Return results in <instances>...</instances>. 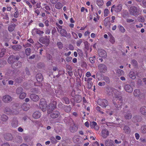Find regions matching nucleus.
<instances>
[{"label":"nucleus","mask_w":146,"mask_h":146,"mask_svg":"<svg viewBox=\"0 0 146 146\" xmlns=\"http://www.w3.org/2000/svg\"><path fill=\"white\" fill-rule=\"evenodd\" d=\"M113 102L115 106L117 108H120L123 103L122 98L119 94L115 95V96L113 97Z\"/></svg>","instance_id":"1"},{"label":"nucleus","mask_w":146,"mask_h":146,"mask_svg":"<svg viewBox=\"0 0 146 146\" xmlns=\"http://www.w3.org/2000/svg\"><path fill=\"white\" fill-rule=\"evenodd\" d=\"M129 11L131 15L135 17L139 15L141 11V9L139 7L134 6H131L129 9Z\"/></svg>","instance_id":"2"},{"label":"nucleus","mask_w":146,"mask_h":146,"mask_svg":"<svg viewBox=\"0 0 146 146\" xmlns=\"http://www.w3.org/2000/svg\"><path fill=\"white\" fill-rule=\"evenodd\" d=\"M39 105L40 108L44 112L46 111L47 104L44 98H42L40 99Z\"/></svg>","instance_id":"3"},{"label":"nucleus","mask_w":146,"mask_h":146,"mask_svg":"<svg viewBox=\"0 0 146 146\" xmlns=\"http://www.w3.org/2000/svg\"><path fill=\"white\" fill-rule=\"evenodd\" d=\"M97 102L100 106L104 108H105L108 104V101L105 99H99L97 100Z\"/></svg>","instance_id":"4"},{"label":"nucleus","mask_w":146,"mask_h":146,"mask_svg":"<svg viewBox=\"0 0 146 146\" xmlns=\"http://www.w3.org/2000/svg\"><path fill=\"white\" fill-rule=\"evenodd\" d=\"M56 108V102L54 101L53 103H50L48 105L47 108V113L49 114L51 113L54 110V109Z\"/></svg>","instance_id":"5"},{"label":"nucleus","mask_w":146,"mask_h":146,"mask_svg":"<svg viewBox=\"0 0 146 146\" xmlns=\"http://www.w3.org/2000/svg\"><path fill=\"white\" fill-rule=\"evenodd\" d=\"M58 31L60 32L61 35L64 37L66 38H70L71 37V35L70 33H67L66 31L64 29H59L57 28Z\"/></svg>","instance_id":"6"},{"label":"nucleus","mask_w":146,"mask_h":146,"mask_svg":"<svg viewBox=\"0 0 146 146\" xmlns=\"http://www.w3.org/2000/svg\"><path fill=\"white\" fill-rule=\"evenodd\" d=\"M36 78L37 81L39 82V85L36 84L37 83H35V85L36 86H42V84L41 82L43 80V78L42 74H36Z\"/></svg>","instance_id":"7"},{"label":"nucleus","mask_w":146,"mask_h":146,"mask_svg":"<svg viewBox=\"0 0 146 146\" xmlns=\"http://www.w3.org/2000/svg\"><path fill=\"white\" fill-rule=\"evenodd\" d=\"M110 17H106L104 20V25L105 26L107 27L108 29L111 28V24L110 21Z\"/></svg>","instance_id":"8"},{"label":"nucleus","mask_w":146,"mask_h":146,"mask_svg":"<svg viewBox=\"0 0 146 146\" xmlns=\"http://www.w3.org/2000/svg\"><path fill=\"white\" fill-rule=\"evenodd\" d=\"M84 80L86 82L88 83V89H91L93 83L92 82V78H86L84 77Z\"/></svg>","instance_id":"9"},{"label":"nucleus","mask_w":146,"mask_h":146,"mask_svg":"<svg viewBox=\"0 0 146 146\" xmlns=\"http://www.w3.org/2000/svg\"><path fill=\"white\" fill-rule=\"evenodd\" d=\"M39 41L43 44L48 45L50 42V40L47 38V36H45L44 38H40L39 39Z\"/></svg>","instance_id":"10"},{"label":"nucleus","mask_w":146,"mask_h":146,"mask_svg":"<svg viewBox=\"0 0 146 146\" xmlns=\"http://www.w3.org/2000/svg\"><path fill=\"white\" fill-rule=\"evenodd\" d=\"M98 69L100 72L105 73L107 70L106 66L104 64H100L98 66Z\"/></svg>","instance_id":"11"},{"label":"nucleus","mask_w":146,"mask_h":146,"mask_svg":"<svg viewBox=\"0 0 146 146\" xmlns=\"http://www.w3.org/2000/svg\"><path fill=\"white\" fill-rule=\"evenodd\" d=\"M99 56L103 58H105L107 57V53L103 49H101L98 52Z\"/></svg>","instance_id":"12"},{"label":"nucleus","mask_w":146,"mask_h":146,"mask_svg":"<svg viewBox=\"0 0 146 146\" xmlns=\"http://www.w3.org/2000/svg\"><path fill=\"white\" fill-rule=\"evenodd\" d=\"M124 88L125 90L127 92H132L133 89L132 87L129 84H126L124 86Z\"/></svg>","instance_id":"13"},{"label":"nucleus","mask_w":146,"mask_h":146,"mask_svg":"<svg viewBox=\"0 0 146 146\" xmlns=\"http://www.w3.org/2000/svg\"><path fill=\"white\" fill-rule=\"evenodd\" d=\"M3 100L5 102H9L12 100V98L9 95H6L3 97Z\"/></svg>","instance_id":"14"},{"label":"nucleus","mask_w":146,"mask_h":146,"mask_svg":"<svg viewBox=\"0 0 146 146\" xmlns=\"http://www.w3.org/2000/svg\"><path fill=\"white\" fill-rule=\"evenodd\" d=\"M30 98L31 100L34 102H37L39 100V96L35 94H31L30 96Z\"/></svg>","instance_id":"15"},{"label":"nucleus","mask_w":146,"mask_h":146,"mask_svg":"<svg viewBox=\"0 0 146 146\" xmlns=\"http://www.w3.org/2000/svg\"><path fill=\"white\" fill-rule=\"evenodd\" d=\"M30 107V105L27 103H23L21 106V109L25 111L28 110Z\"/></svg>","instance_id":"16"},{"label":"nucleus","mask_w":146,"mask_h":146,"mask_svg":"<svg viewBox=\"0 0 146 146\" xmlns=\"http://www.w3.org/2000/svg\"><path fill=\"white\" fill-rule=\"evenodd\" d=\"M60 115V112L58 111H53L50 115L52 119L57 118Z\"/></svg>","instance_id":"17"},{"label":"nucleus","mask_w":146,"mask_h":146,"mask_svg":"<svg viewBox=\"0 0 146 146\" xmlns=\"http://www.w3.org/2000/svg\"><path fill=\"white\" fill-rule=\"evenodd\" d=\"M55 92L58 94V95H64V94L63 90L62 89V87L60 86L57 89L55 90Z\"/></svg>","instance_id":"18"},{"label":"nucleus","mask_w":146,"mask_h":146,"mask_svg":"<svg viewBox=\"0 0 146 146\" xmlns=\"http://www.w3.org/2000/svg\"><path fill=\"white\" fill-rule=\"evenodd\" d=\"M109 135V132L107 129H103L102 131V136L104 138H106Z\"/></svg>","instance_id":"19"},{"label":"nucleus","mask_w":146,"mask_h":146,"mask_svg":"<svg viewBox=\"0 0 146 146\" xmlns=\"http://www.w3.org/2000/svg\"><path fill=\"white\" fill-rule=\"evenodd\" d=\"M33 116L34 119H39L41 116V113L38 111H35L33 114Z\"/></svg>","instance_id":"20"},{"label":"nucleus","mask_w":146,"mask_h":146,"mask_svg":"<svg viewBox=\"0 0 146 146\" xmlns=\"http://www.w3.org/2000/svg\"><path fill=\"white\" fill-rule=\"evenodd\" d=\"M44 33L43 31H41L38 29L37 28L34 29L32 30V32L33 34V33L35 34L36 33V34H38L39 35H41L42 34H43Z\"/></svg>","instance_id":"21"},{"label":"nucleus","mask_w":146,"mask_h":146,"mask_svg":"<svg viewBox=\"0 0 146 146\" xmlns=\"http://www.w3.org/2000/svg\"><path fill=\"white\" fill-rule=\"evenodd\" d=\"M122 7V5L121 4H119L116 6L115 5L114 11L117 13L119 12L121 10Z\"/></svg>","instance_id":"22"},{"label":"nucleus","mask_w":146,"mask_h":146,"mask_svg":"<svg viewBox=\"0 0 146 146\" xmlns=\"http://www.w3.org/2000/svg\"><path fill=\"white\" fill-rule=\"evenodd\" d=\"M21 66V62L19 61H16L14 62L13 64L12 65V67L14 68H16L15 66L17 67L19 66V67H20Z\"/></svg>","instance_id":"23"},{"label":"nucleus","mask_w":146,"mask_h":146,"mask_svg":"<svg viewBox=\"0 0 146 146\" xmlns=\"http://www.w3.org/2000/svg\"><path fill=\"white\" fill-rule=\"evenodd\" d=\"M74 99L75 100L77 103H79L82 101V98L80 95H76L74 96Z\"/></svg>","instance_id":"24"},{"label":"nucleus","mask_w":146,"mask_h":146,"mask_svg":"<svg viewBox=\"0 0 146 146\" xmlns=\"http://www.w3.org/2000/svg\"><path fill=\"white\" fill-rule=\"evenodd\" d=\"M78 129V127L75 124H73L70 127L69 129L71 132L74 133L77 131Z\"/></svg>","instance_id":"25"},{"label":"nucleus","mask_w":146,"mask_h":146,"mask_svg":"<svg viewBox=\"0 0 146 146\" xmlns=\"http://www.w3.org/2000/svg\"><path fill=\"white\" fill-rule=\"evenodd\" d=\"M4 137L7 141L11 140L13 139V136L10 133L6 134L4 135Z\"/></svg>","instance_id":"26"},{"label":"nucleus","mask_w":146,"mask_h":146,"mask_svg":"<svg viewBox=\"0 0 146 146\" xmlns=\"http://www.w3.org/2000/svg\"><path fill=\"white\" fill-rule=\"evenodd\" d=\"M90 125L92 128H94L96 130L99 129V127L97 125L96 123L94 121L90 123Z\"/></svg>","instance_id":"27"},{"label":"nucleus","mask_w":146,"mask_h":146,"mask_svg":"<svg viewBox=\"0 0 146 146\" xmlns=\"http://www.w3.org/2000/svg\"><path fill=\"white\" fill-rule=\"evenodd\" d=\"M105 145L106 146L113 145L114 144L113 141L111 139H108L105 142Z\"/></svg>","instance_id":"28"},{"label":"nucleus","mask_w":146,"mask_h":146,"mask_svg":"<svg viewBox=\"0 0 146 146\" xmlns=\"http://www.w3.org/2000/svg\"><path fill=\"white\" fill-rule=\"evenodd\" d=\"M14 62H15L14 56L13 55L10 56L8 58V62L9 64H13Z\"/></svg>","instance_id":"29"},{"label":"nucleus","mask_w":146,"mask_h":146,"mask_svg":"<svg viewBox=\"0 0 146 146\" xmlns=\"http://www.w3.org/2000/svg\"><path fill=\"white\" fill-rule=\"evenodd\" d=\"M16 25L15 24H11L8 27V29L9 31L12 32L14 30Z\"/></svg>","instance_id":"30"},{"label":"nucleus","mask_w":146,"mask_h":146,"mask_svg":"<svg viewBox=\"0 0 146 146\" xmlns=\"http://www.w3.org/2000/svg\"><path fill=\"white\" fill-rule=\"evenodd\" d=\"M71 107L70 105L69 106L65 105L64 107V111L67 113L70 112L71 110Z\"/></svg>","instance_id":"31"},{"label":"nucleus","mask_w":146,"mask_h":146,"mask_svg":"<svg viewBox=\"0 0 146 146\" xmlns=\"http://www.w3.org/2000/svg\"><path fill=\"white\" fill-rule=\"evenodd\" d=\"M11 48L15 50L19 51L22 48V46L20 45H13Z\"/></svg>","instance_id":"32"},{"label":"nucleus","mask_w":146,"mask_h":146,"mask_svg":"<svg viewBox=\"0 0 146 146\" xmlns=\"http://www.w3.org/2000/svg\"><path fill=\"white\" fill-rule=\"evenodd\" d=\"M23 89L21 87H19L17 88L16 90V93L19 95L23 92Z\"/></svg>","instance_id":"33"},{"label":"nucleus","mask_w":146,"mask_h":146,"mask_svg":"<svg viewBox=\"0 0 146 146\" xmlns=\"http://www.w3.org/2000/svg\"><path fill=\"white\" fill-rule=\"evenodd\" d=\"M4 112L7 114H11L12 113V111L8 107H6L4 110Z\"/></svg>","instance_id":"34"},{"label":"nucleus","mask_w":146,"mask_h":146,"mask_svg":"<svg viewBox=\"0 0 146 146\" xmlns=\"http://www.w3.org/2000/svg\"><path fill=\"white\" fill-rule=\"evenodd\" d=\"M11 124L13 127H17L18 125V121L16 119L13 120Z\"/></svg>","instance_id":"35"},{"label":"nucleus","mask_w":146,"mask_h":146,"mask_svg":"<svg viewBox=\"0 0 146 146\" xmlns=\"http://www.w3.org/2000/svg\"><path fill=\"white\" fill-rule=\"evenodd\" d=\"M63 7L62 4L60 2L57 3L55 5V7L58 9H60Z\"/></svg>","instance_id":"36"},{"label":"nucleus","mask_w":146,"mask_h":146,"mask_svg":"<svg viewBox=\"0 0 146 146\" xmlns=\"http://www.w3.org/2000/svg\"><path fill=\"white\" fill-rule=\"evenodd\" d=\"M140 93V91L139 90L136 89L134 91L133 94L135 96L139 98Z\"/></svg>","instance_id":"37"},{"label":"nucleus","mask_w":146,"mask_h":146,"mask_svg":"<svg viewBox=\"0 0 146 146\" xmlns=\"http://www.w3.org/2000/svg\"><path fill=\"white\" fill-rule=\"evenodd\" d=\"M129 77L133 79H135L136 77V76L135 73L133 72H130L129 74Z\"/></svg>","instance_id":"38"},{"label":"nucleus","mask_w":146,"mask_h":146,"mask_svg":"<svg viewBox=\"0 0 146 146\" xmlns=\"http://www.w3.org/2000/svg\"><path fill=\"white\" fill-rule=\"evenodd\" d=\"M140 112L144 115H146V107H143L140 109Z\"/></svg>","instance_id":"39"},{"label":"nucleus","mask_w":146,"mask_h":146,"mask_svg":"<svg viewBox=\"0 0 146 146\" xmlns=\"http://www.w3.org/2000/svg\"><path fill=\"white\" fill-rule=\"evenodd\" d=\"M15 11V13L14 15V16L15 18H17L19 16V12L18 9L17 7H15L14 8Z\"/></svg>","instance_id":"40"},{"label":"nucleus","mask_w":146,"mask_h":146,"mask_svg":"<svg viewBox=\"0 0 146 146\" xmlns=\"http://www.w3.org/2000/svg\"><path fill=\"white\" fill-rule=\"evenodd\" d=\"M132 117V114L129 112H128L125 114V119H131Z\"/></svg>","instance_id":"41"},{"label":"nucleus","mask_w":146,"mask_h":146,"mask_svg":"<svg viewBox=\"0 0 146 146\" xmlns=\"http://www.w3.org/2000/svg\"><path fill=\"white\" fill-rule=\"evenodd\" d=\"M118 28L119 29V31L122 33H124L125 31V29L123 27L120 25L118 26Z\"/></svg>","instance_id":"42"},{"label":"nucleus","mask_w":146,"mask_h":146,"mask_svg":"<svg viewBox=\"0 0 146 146\" xmlns=\"http://www.w3.org/2000/svg\"><path fill=\"white\" fill-rule=\"evenodd\" d=\"M27 94L25 92H23L19 94V98L21 99H24L26 96Z\"/></svg>","instance_id":"43"},{"label":"nucleus","mask_w":146,"mask_h":146,"mask_svg":"<svg viewBox=\"0 0 146 146\" xmlns=\"http://www.w3.org/2000/svg\"><path fill=\"white\" fill-rule=\"evenodd\" d=\"M124 131L126 133H129L130 132V129L127 126H125L123 129Z\"/></svg>","instance_id":"44"},{"label":"nucleus","mask_w":146,"mask_h":146,"mask_svg":"<svg viewBox=\"0 0 146 146\" xmlns=\"http://www.w3.org/2000/svg\"><path fill=\"white\" fill-rule=\"evenodd\" d=\"M96 3L98 6L100 7L103 5L104 2L103 0H97Z\"/></svg>","instance_id":"45"},{"label":"nucleus","mask_w":146,"mask_h":146,"mask_svg":"<svg viewBox=\"0 0 146 146\" xmlns=\"http://www.w3.org/2000/svg\"><path fill=\"white\" fill-rule=\"evenodd\" d=\"M25 53L27 56L30 55L31 53V49L29 48H27L25 50Z\"/></svg>","instance_id":"46"},{"label":"nucleus","mask_w":146,"mask_h":146,"mask_svg":"<svg viewBox=\"0 0 146 146\" xmlns=\"http://www.w3.org/2000/svg\"><path fill=\"white\" fill-rule=\"evenodd\" d=\"M62 99L65 104H69L70 101L69 98H68L64 97Z\"/></svg>","instance_id":"47"},{"label":"nucleus","mask_w":146,"mask_h":146,"mask_svg":"<svg viewBox=\"0 0 146 146\" xmlns=\"http://www.w3.org/2000/svg\"><path fill=\"white\" fill-rule=\"evenodd\" d=\"M38 89L36 88H33L32 89L31 92L35 94H37L39 92Z\"/></svg>","instance_id":"48"},{"label":"nucleus","mask_w":146,"mask_h":146,"mask_svg":"<svg viewBox=\"0 0 146 146\" xmlns=\"http://www.w3.org/2000/svg\"><path fill=\"white\" fill-rule=\"evenodd\" d=\"M96 57L95 56H94L93 57H90L89 58V60L91 63L92 64L95 63V60H96Z\"/></svg>","instance_id":"49"},{"label":"nucleus","mask_w":146,"mask_h":146,"mask_svg":"<svg viewBox=\"0 0 146 146\" xmlns=\"http://www.w3.org/2000/svg\"><path fill=\"white\" fill-rule=\"evenodd\" d=\"M73 140L74 142H78L79 141V139L78 135H75L73 138Z\"/></svg>","instance_id":"50"},{"label":"nucleus","mask_w":146,"mask_h":146,"mask_svg":"<svg viewBox=\"0 0 146 146\" xmlns=\"http://www.w3.org/2000/svg\"><path fill=\"white\" fill-rule=\"evenodd\" d=\"M141 131L143 133H146V126H143L142 127Z\"/></svg>","instance_id":"51"},{"label":"nucleus","mask_w":146,"mask_h":146,"mask_svg":"<svg viewBox=\"0 0 146 146\" xmlns=\"http://www.w3.org/2000/svg\"><path fill=\"white\" fill-rule=\"evenodd\" d=\"M110 40H109L110 41L112 44H113L115 42V38L113 37L112 35H111L110 36Z\"/></svg>","instance_id":"52"},{"label":"nucleus","mask_w":146,"mask_h":146,"mask_svg":"<svg viewBox=\"0 0 146 146\" xmlns=\"http://www.w3.org/2000/svg\"><path fill=\"white\" fill-rule=\"evenodd\" d=\"M109 13L108 9H105L104 11V16L106 17L108 15Z\"/></svg>","instance_id":"53"},{"label":"nucleus","mask_w":146,"mask_h":146,"mask_svg":"<svg viewBox=\"0 0 146 146\" xmlns=\"http://www.w3.org/2000/svg\"><path fill=\"white\" fill-rule=\"evenodd\" d=\"M50 139L51 142L52 143H56L57 142V140L53 136L51 137Z\"/></svg>","instance_id":"54"},{"label":"nucleus","mask_w":146,"mask_h":146,"mask_svg":"<svg viewBox=\"0 0 146 146\" xmlns=\"http://www.w3.org/2000/svg\"><path fill=\"white\" fill-rule=\"evenodd\" d=\"M112 90L110 88H108L107 90V93L109 95H111L112 94Z\"/></svg>","instance_id":"55"},{"label":"nucleus","mask_w":146,"mask_h":146,"mask_svg":"<svg viewBox=\"0 0 146 146\" xmlns=\"http://www.w3.org/2000/svg\"><path fill=\"white\" fill-rule=\"evenodd\" d=\"M138 19L139 21L140 22H144V18L141 16H139L138 18Z\"/></svg>","instance_id":"56"},{"label":"nucleus","mask_w":146,"mask_h":146,"mask_svg":"<svg viewBox=\"0 0 146 146\" xmlns=\"http://www.w3.org/2000/svg\"><path fill=\"white\" fill-rule=\"evenodd\" d=\"M57 45L59 48L62 49L63 48V44L61 42H58L57 43Z\"/></svg>","instance_id":"57"},{"label":"nucleus","mask_w":146,"mask_h":146,"mask_svg":"<svg viewBox=\"0 0 146 146\" xmlns=\"http://www.w3.org/2000/svg\"><path fill=\"white\" fill-rule=\"evenodd\" d=\"M96 109L98 111H99L102 114H103L104 113V112L101 111L102 109L99 106H97L96 107Z\"/></svg>","instance_id":"58"},{"label":"nucleus","mask_w":146,"mask_h":146,"mask_svg":"<svg viewBox=\"0 0 146 146\" xmlns=\"http://www.w3.org/2000/svg\"><path fill=\"white\" fill-rule=\"evenodd\" d=\"M5 49H2L1 50V52H0V58L2 57L5 54Z\"/></svg>","instance_id":"59"},{"label":"nucleus","mask_w":146,"mask_h":146,"mask_svg":"<svg viewBox=\"0 0 146 146\" xmlns=\"http://www.w3.org/2000/svg\"><path fill=\"white\" fill-rule=\"evenodd\" d=\"M104 80L107 83L109 84L110 82V80L108 77L105 76L104 77Z\"/></svg>","instance_id":"60"},{"label":"nucleus","mask_w":146,"mask_h":146,"mask_svg":"<svg viewBox=\"0 0 146 146\" xmlns=\"http://www.w3.org/2000/svg\"><path fill=\"white\" fill-rule=\"evenodd\" d=\"M145 94L143 93H140L139 95V98H145Z\"/></svg>","instance_id":"61"},{"label":"nucleus","mask_w":146,"mask_h":146,"mask_svg":"<svg viewBox=\"0 0 146 146\" xmlns=\"http://www.w3.org/2000/svg\"><path fill=\"white\" fill-rule=\"evenodd\" d=\"M131 64L134 66H136L137 64V63L136 60H133L131 61Z\"/></svg>","instance_id":"62"},{"label":"nucleus","mask_w":146,"mask_h":146,"mask_svg":"<svg viewBox=\"0 0 146 146\" xmlns=\"http://www.w3.org/2000/svg\"><path fill=\"white\" fill-rule=\"evenodd\" d=\"M142 6L144 8H146V0H143L142 1Z\"/></svg>","instance_id":"63"},{"label":"nucleus","mask_w":146,"mask_h":146,"mask_svg":"<svg viewBox=\"0 0 146 146\" xmlns=\"http://www.w3.org/2000/svg\"><path fill=\"white\" fill-rule=\"evenodd\" d=\"M72 34L74 38L75 39H76L78 38V36L76 33H75L74 32H72Z\"/></svg>","instance_id":"64"}]
</instances>
